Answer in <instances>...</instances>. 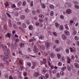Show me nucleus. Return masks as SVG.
I'll use <instances>...</instances> for the list:
<instances>
[{"instance_id": "1", "label": "nucleus", "mask_w": 79, "mask_h": 79, "mask_svg": "<svg viewBox=\"0 0 79 79\" xmlns=\"http://www.w3.org/2000/svg\"><path fill=\"white\" fill-rule=\"evenodd\" d=\"M62 38L64 40H66L67 39V37L65 34H63L62 35Z\"/></svg>"}, {"instance_id": "2", "label": "nucleus", "mask_w": 79, "mask_h": 79, "mask_svg": "<svg viewBox=\"0 0 79 79\" xmlns=\"http://www.w3.org/2000/svg\"><path fill=\"white\" fill-rule=\"evenodd\" d=\"M46 46L47 47V50H48L50 48V43L48 42H46L45 43Z\"/></svg>"}, {"instance_id": "3", "label": "nucleus", "mask_w": 79, "mask_h": 79, "mask_svg": "<svg viewBox=\"0 0 79 79\" xmlns=\"http://www.w3.org/2000/svg\"><path fill=\"white\" fill-rule=\"evenodd\" d=\"M2 18L3 21L5 22L6 21V17L5 14H3Z\"/></svg>"}, {"instance_id": "4", "label": "nucleus", "mask_w": 79, "mask_h": 79, "mask_svg": "<svg viewBox=\"0 0 79 79\" xmlns=\"http://www.w3.org/2000/svg\"><path fill=\"white\" fill-rule=\"evenodd\" d=\"M34 53H37L39 51V50L37 49V48L35 47V46H34Z\"/></svg>"}, {"instance_id": "5", "label": "nucleus", "mask_w": 79, "mask_h": 79, "mask_svg": "<svg viewBox=\"0 0 79 79\" xmlns=\"http://www.w3.org/2000/svg\"><path fill=\"white\" fill-rule=\"evenodd\" d=\"M66 13L67 14H71V13L72 11H71V10L70 9H67L66 11Z\"/></svg>"}, {"instance_id": "6", "label": "nucleus", "mask_w": 79, "mask_h": 79, "mask_svg": "<svg viewBox=\"0 0 79 79\" xmlns=\"http://www.w3.org/2000/svg\"><path fill=\"white\" fill-rule=\"evenodd\" d=\"M39 47H40V49H41L43 50H45V48L43 45H42L41 46L40 45H39Z\"/></svg>"}, {"instance_id": "7", "label": "nucleus", "mask_w": 79, "mask_h": 79, "mask_svg": "<svg viewBox=\"0 0 79 79\" xmlns=\"http://www.w3.org/2000/svg\"><path fill=\"white\" fill-rule=\"evenodd\" d=\"M33 76L34 77H37L39 76V73L38 72H35L34 73Z\"/></svg>"}, {"instance_id": "8", "label": "nucleus", "mask_w": 79, "mask_h": 79, "mask_svg": "<svg viewBox=\"0 0 79 79\" xmlns=\"http://www.w3.org/2000/svg\"><path fill=\"white\" fill-rule=\"evenodd\" d=\"M73 66L72 65H68L67 66V68L69 71H71V68H72Z\"/></svg>"}, {"instance_id": "9", "label": "nucleus", "mask_w": 79, "mask_h": 79, "mask_svg": "<svg viewBox=\"0 0 79 79\" xmlns=\"http://www.w3.org/2000/svg\"><path fill=\"white\" fill-rule=\"evenodd\" d=\"M5 35L6 36V37H9V38H10L11 35V34H10V33H7V34L6 35Z\"/></svg>"}, {"instance_id": "10", "label": "nucleus", "mask_w": 79, "mask_h": 79, "mask_svg": "<svg viewBox=\"0 0 79 79\" xmlns=\"http://www.w3.org/2000/svg\"><path fill=\"white\" fill-rule=\"evenodd\" d=\"M4 55L6 58H7V59H9L10 58V57L8 56V54H7V52H5Z\"/></svg>"}, {"instance_id": "11", "label": "nucleus", "mask_w": 79, "mask_h": 79, "mask_svg": "<svg viewBox=\"0 0 79 79\" xmlns=\"http://www.w3.org/2000/svg\"><path fill=\"white\" fill-rule=\"evenodd\" d=\"M55 56V55L53 54H51L50 55V56L49 57V59L50 60V57H51V58H53Z\"/></svg>"}, {"instance_id": "12", "label": "nucleus", "mask_w": 79, "mask_h": 79, "mask_svg": "<svg viewBox=\"0 0 79 79\" xmlns=\"http://www.w3.org/2000/svg\"><path fill=\"white\" fill-rule=\"evenodd\" d=\"M70 48L71 52H73L76 50V49H75V48Z\"/></svg>"}, {"instance_id": "13", "label": "nucleus", "mask_w": 79, "mask_h": 79, "mask_svg": "<svg viewBox=\"0 0 79 79\" xmlns=\"http://www.w3.org/2000/svg\"><path fill=\"white\" fill-rule=\"evenodd\" d=\"M46 69L45 68H43L42 70V73L43 74H45V73L46 72Z\"/></svg>"}, {"instance_id": "14", "label": "nucleus", "mask_w": 79, "mask_h": 79, "mask_svg": "<svg viewBox=\"0 0 79 79\" xmlns=\"http://www.w3.org/2000/svg\"><path fill=\"white\" fill-rule=\"evenodd\" d=\"M1 59H2L4 61L5 60V57L3 55H1Z\"/></svg>"}, {"instance_id": "15", "label": "nucleus", "mask_w": 79, "mask_h": 79, "mask_svg": "<svg viewBox=\"0 0 79 79\" xmlns=\"http://www.w3.org/2000/svg\"><path fill=\"white\" fill-rule=\"evenodd\" d=\"M57 55L58 59H60V58H61V54L58 53L57 54Z\"/></svg>"}, {"instance_id": "16", "label": "nucleus", "mask_w": 79, "mask_h": 79, "mask_svg": "<svg viewBox=\"0 0 79 79\" xmlns=\"http://www.w3.org/2000/svg\"><path fill=\"white\" fill-rule=\"evenodd\" d=\"M64 33L66 35H69V32L66 30L64 31Z\"/></svg>"}, {"instance_id": "17", "label": "nucleus", "mask_w": 79, "mask_h": 79, "mask_svg": "<svg viewBox=\"0 0 79 79\" xmlns=\"http://www.w3.org/2000/svg\"><path fill=\"white\" fill-rule=\"evenodd\" d=\"M74 66L76 68H79V65L77 63L74 64Z\"/></svg>"}, {"instance_id": "18", "label": "nucleus", "mask_w": 79, "mask_h": 79, "mask_svg": "<svg viewBox=\"0 0 79 79\" xmlns=\"http://www.w3.org/2000/svg\"><path fill=\"white\" fill-rule=\"evenodd\" d=\"M41 5L43 8H45V7H46V6L45 5V4L42 3L41 4Z\"/></svg>"}, {"instance_id": "19", "label": "nucleus", "mask_w": 79, "mask_h": 79, "mask_svg": "<svg viewBox=\"0 0 79 79\" xmlns=\"http://www.w3.org/2000/svg\"><path fill=\"white\" fill-rule=\"evenodd\" d=\"M8 25L10 27H11L12 26V24H11V20H9V23Z\"/></svg>"}, {"instance_id": "20", "label": "nucleus", "mask_w": 79, "mask_h": 79, "mask_svg": "<svg viewBox=\"0 0 79 79\" xmlns=\"http://www.w3.org/2000/svg\"><path fill=\"white\" fill-rule=\"evenodd\" d=\"M41 52L42 53V54L44 55L45 56H47V55H48V54H47V53H46L45 52H44L42 51H41Z\"/></svg>"}, {"instance_id": "21", "label": "nucleus", "mask_w": 79, "mask_h": 79, "mask_svg": "<svg viewBox=\"0 0 79 79\" xmlns=\"http://www.w3.org/2000/svg\"><path fill=\"white\" fill-rule=\"evenodd\" d=\"M4 62L5 64H6V65H8L9 64V63L7 60H5L4 61Z\"/></svg>"}, {"instance_id": "22", "label": "nucleus", "mask_w": 79, "mask_h": 79, "mask_svg": "<svg viewBox=\"0 0 79 79\" xmlns=\"http://www.w3.org/2000/svg\"><path fill=\"white\" fill-rule=\"evenodd\" d=\"M29 28L30 30L31 31V30L33 29V27L32 25H30Z\"/></svg>"}, {"instance_id": "23", "label": "nucleus", "mask_w": 79, "mask_h": 79, "mask_svg": "<svg viewBox=\"0 0 79 79\" xmlns=\"http://www.w3.org/2000/svg\"><path fill=\"white\" fill-rule=\"evenodd\" d=\"M20 18L21 19H24L25 18V16L23 15H21Z\"/></svg>"}, {"instance_id": "24", "label": "nucleus", "mask_w": 79, "mask_h": 79, "mask_svg": "<svg viewBox=\"0 0 79 79\" xmlns=\"http://www.w3.org/2000/svg\"><path fill=\"white\" fill-rule=\"evenodd\" d=\"M56 77L57 78L60 77V74L59 73H58L56 74Z\"/></svg>"}, {"instance_id": "25", "label": "nucleus", "mask_w": 79, "mask_h": 79, "mask_svg": "<svg viewBox=\"0 0 79 79\" xmlns=\"http://www.w3.org/2000/svg\"><path fill=\"white\" fill-rule=\"evenodd\" d=\"M22 4V2L21 1H19V2H18V6H20L21 5V4Z\"/></svg>"}, {"instance_id": "26", "label": "nucleus", "mask_w": 79, "mask_h": 79, "mask_svg": "<svg viewBox=\"0 0 79 79\" xmlns=\"http://www.w3.org/2000/svg\"><path fill=\"white\" fill-rule=\"evenodd\" d=\"M63 26L62 25H61L60 27V31H63Z\"/></svg>"}, {"instance_id": "27", "label": "nucleus", "mask_w": 79, "mask_h": 79, "mask_svg": "<svg viewBox=\"0 0 79 79\" xmlns=\"http://www.w3.org/2000/svg\"><path fill=\"white\" fill-rule=\"evenodd\" d=\"M64 26L65 28L66 29H67V30H69V27H68V25H67V24H65Z\"/></svg>"}, {"instance_id": "28", "label": "nucleus", "mask_w": 79, "mask_h": 79, "mask_svg": "<svg viewBox=\"0 0 79 79\" xmlns=\"http://www.w3.org/2000/svg\"><path fill=\"white\" fill-rule=\"evenodd\" d=\"M50 7L51 9H54V8H55V7L53 5H50Z\"/></svg>"}, {"instance_id": "29", "label": "nucleus", "mask_w": 79, "mask_h": 79, "mask_svg": "<svg viewBox=\"0 0 79 79\" xmlns=\"http://www.w3.org/2000/svg\"><path fill=\"white\" fill-rule=\"evenodd\" d=\"M22 26L23 28H26V25L24 23L22 24Z\"/></svg>"}, {"instance_id": "30", "label": "nucleus", "mask_w": 79, "mask_h": 79, "mask_svg": "<svg viewBox=\"0 0 79 79\" xmlns=\"http://www.w3.org/2000/svg\"><path fill=\"white\" fill-rule=\"evenodd\" d=\"M55 25L56 27H60V25H59V24H58V23H56L55 24Z\"/></svg>"}, {"instance_id": "31", "label": "nucleus", "mask_w": 79, "mask_h": 79, "mask_svg": "<svg viewBox=\"0 0 79 79\" xmlns=\"http://www.w3.org/2000/svg\"><path fill=\"white\" fill-rule=\"evenodd\" d=\"M39 22H40V23H42L44 22V20L41 19H39Z\"/></svg>"}, {"instance_id": "32", "label": "nucleus", "mask_w": 79, "mask_h": 79, "mask_svg": "<svg viewBox=\"0 0 79 79\" xmlns=\"http://www.w3.org/2000/svg\"><path fill=\"white\" fill-rule=\"evenodd\" d=\"M14 15L16 16H18L19 15V14L17 12H15L14 13Z\"/></svg>"}, {"instance_id": "33", "label": "nucleus", "mask_w": 79, "mask_h": 79, "mask_svg": "<svg viewBox=\"0 0 79 79\" xmlns=\"http://www.w3.org/2000/svg\"><path fill=\"white\" fill-rule=\"evenodd\" d=\"M60 48H56L55 49V51H56V52H60Z\"/></svg>"}, {"instance_id": "34", "label": "nucleus", "mask_w": 79, "mask_h": 79, "mask_svg": "<svg viewBox=\"0 0 79 79\" xmlns=\"http://www.w3.org/2000/svg\"><path fill=\"white\" fill-rule=\"evenodd\" d=\"M52 72L53 74H55L56 73V71L55 70H52Z\"/></svg>"}, {"instance_id": "35", "label": "nucleus", "mask_w": 79, "mask_h": 79, "mask_svg": "<svg viewBox=\"0 0 79 79\" xmlns=\"http://www.w3.org/2000/svg\"><path fill=\"white\" fill-rule=\"evenodd\" d=\"M39 16L40 17V18H44V15L42 14L40 15Z\"/></svg>"}, {"instance_id": "36", "label": "nucleus", "mask_w": 79, "mask_h": 79, "mask_svg": "<svg viewBox=\"0 0 79 79\" xmlns=\"http://www.w3.org/2000/svg\"><path fill=\"white\" fill-rule=\"evenodd\" d=\"M24 46V43H21L20 44V47H21V48L23 47Z\"/></svg>"}, {"instance_id": "37", "label": "nucleus", "mask_w": 79, "mask_h": 79, "mask_svg": "<svg viewBox=\"0 0 79 79\" xmlns=\"http://www.w3.org/2000/svg\"><path fill=\"white\" fill-rule=\"evenodd\" d=\"M66 69V67L65 66H64L63 68H61V70L62 71H64L65 70V69Z\"/></svg>"}, {"instance_id": "38", "label": "nucleus", "mask_w": 79, "mask_h": 79, "mask_svg": "<svg viewBox=\"0 0 79 79\" xmlns=\"http://www.w3.org/2000/svg\"><path fill=\"white\" fill-rule=\"evenodd\" d=\"M75 7L77 9H79V6L77 5H75Z\"/></svg>"}, {"instance_id": "39", "label": "nucleus", "mask_w": 79, "mask_h": 79, "mask_svg": "<svg viewBox=\"0 0 79 79\" xmlns=\"http://www.w3.org/2000/svg\"><path fill=\"white\" fill-rule=\"evenodd\" d=\"M68 63H70V61H71V60L69 58V57H67Z\"/></svg>"}, {"instance_id": "40", "label": "nucleus", "mask_w": 79, "mask_h": 79, "mask_svg": "<svg viewBox=\"0 0 79 79\" xmlns=\"http://www.w3.org/2000/svg\"><path fill=\"white\" fill-rule=\"evenodd\" d=\"M27 66H29V67H31V63H30V62H28L27 63Z\"/></svg>"}, {"instance_id": "41", "label": "nucleus", "mask_w": 79, "mask_h": 79, "mask_svg": "<svg viewBox=\"0 0 79 79\" xmlns=\"http://www.w3.org/2000/svg\"><path fill=\"white\" fill-rule=\"evenodd\" d=\"M62 65V63L61 62H59L58 63V66H61Z\"/></svg>"}, {"instance_id": "42", "label": "nucleus", "mask_w": 79, "mask_h": 79, "mask_svg": "<svg viewBox=\"0 0 79 79\" xmlns=\"http://www.w3.org/2000/svg\"><path fill=\"white\" fill-rule=\"evenodd\" d=\"M17 46H18V44H15L14 45V46L13 47L15 49H16V47H17Z\"/></svg>"}, {"instance_id": "43", "label": "nucleus", "mask_w": 79, "mask_h": 79, "mask_svg": "<svg viewBox=\"0 0 79 79\" xmlns=\"http://www.w3.org/2000/svg\"><path fill=\"white\" fill-rule=\"evenodd\" d=\"M34 2H33V1H32L31 2V4H30V5L31 6H33V5H34Z\"/></svg>"}, {"instance_id": "44", "label": "nucleus", "mask_w": 79, "mask_h": 79, "mask_svg": "<svg viewBox=\"0 0 79 79\" xmlns=\"http://www.w3.org/2000/svg\"><path fill=\"white\" fill-rule=\"evenodd\" d=\"M74 39L76 40H78V39H79V37L77 36H76L75 37Z\"/></svg>"}, {"instance_id": "45", "label": "nucleus", "mask_w": 79, "mask_h": 79, "mask_svg": "<svg viewBox=\"0 0 79 79\" xmlns=\"http://www.w3.org/2000/svg\"><path fill=\"white\" fill-rule=\"evenodd\" d=\"M53 14H54V13H53V11H51L50 12V15L51 16H52L53 15Z\"/></svg>"}, {"instance_id": "46", "label": "nucleus", "mask_w": 79, "mask_h": 79, "mask_svg": "<svg viewBox=\"0 0 79 79\" xmlns=\"http://www.w3.org/2000/svg\"><path fill=\"white\" fill-rule=\"evenodd\" d=\"M65 52L67 53H69V49H66L65 50Z\"/></svg>"}, {"instance_id": "47", "label": "nucleus", "mask_w": 79, "mask_h": 79, "mask_svg": "<svg viewBox=\"0 0 79 79\" xmlns=\"http://www.w3.org/2000/svg\"><path fill=\"white\" fill-rule=\"evenodd\" d=\"M56 43L58 44H60V41L58 40H56Z\"/></svg>"}, {"instance_id": "48", "label": "nucleus", "mask_w": 79, "mask_h": 79, "mask_svg": "<svg viewBox=\"0 0 79 79\" xmlns=\"http://www.w3.org/2000/svg\"><path fill=\"white\" fill-rule=\"evenodd\" d=\"M60 18L61 19H64V16H63V15H60Z\"/></svg>"}, {"instance_id": "49", "label": "nucleus", "mask_w": 79, "mask_h": 79, "mask_svg": "<svg viewBox=\"0 0 79 79\" xmlns=\"http://www.w3.org/2000/svg\"><path fill=\"white\" fill-rule=\"evenodd\" d=\"M60 74L61 76H63L64 74V73L63 71H61L60 72Z\"/></svg>"}, {"instance_id": "50", "label": "nucleus", "mask_w": 79, "mask_h": 79, "mask_svg": "<svg viewBox=\"0 0 79 79\" xmlns=\"http://www.w3.org/2000/svg\"><path fill=\"white\" fill-rule=\"evenodd\" d=\"M25 12H26V13H29V9H27L25 10Z\"/></svg>"}, {"instance_id": "51", "label": "nucleus", "mask_w": 79, "mask_h": 79, "mask_svg": "<svg viewBox=\"0 0 79 79\" xmlns=\"http://www.w3.org/2000/svg\"><path fill=\"white\" fill-rule=\"evenodd\" d=\"M39 39L42 40L43 39V37L42 36V35H40L39 36Z\"/></svg>"}, {"instance_id": "52", "label": "nucleus", "mask_w": 79, "mask_h": 79, "mask_svg": "<svg viewBox=\"0 0 79 79\" xmlns=\"http://www.w3.org/2000/svg\"><path fill=\"white\" fill-rule=\"evenodd\" d=\"M45 77L46 78H48L49 77V75L48 74H47L45 75Z\"/></svg>"}, {"instance_id": "53", "label": "nucleus", "mask_w": 79, "mask_h": 79, "mask_svg": "<svg viewBox=\"0 0 79 79\" xmlns=\"http://www.w3.org/2000/svg\"><path fill=\"white\" fill-rule=\"evenodd\" d=\"M3 31V30H2L1 26H0V32H2Z\"/></svg>"}, {"instance_id": "54", "label": "nucleus", "mask_w": 79, "mask_h": 79, "mask_svg": "<svg viewBox=\"0 0 79 79\" xmlns=\"http://www.w3.org/2000/svg\"><path fill=\"white\" fill-rule=\"evenodd\" d=\"M53 34L55 36H57V34H56V32H53Z\"/></svg>"}, {"instance_id": "55", "label": "nucleus", "mask_w": 79, "mask_h": 79, "mask_svg": "<svg viewBox=\"0 0 79 79\" xmlns=\"http://www.w3.org/2000/svg\"><path fill=\"white\" fill-rule=\"evenodd\" d=\"M22 4L23 5V6H25V5H26V2L25 1H24L23 2Z\"/></svg>"}, {"instance_id": "56", "label": "nucleus", "mask_w": 79, "mask_h": 79, "mask_svg": "<svg viewBox=\"0 0 79 79\" xmlns=\"http://www.w3.org/2000/svg\"><path fill=\"white\" fill-rule=\"evenodd\" d=\"M43 62L44 63V64L46 63V60L45 59H43Z\"/></svg>"}, {"instance_id": "57", "label": "nucleus", "mask_w": 79, "mask_h": 79, "mask_svg": "<svg viewBox=\"0 0 79 79\" xmlns=\"http://www.w3.org/2000/svg\"><path fill=\"white\" fill-rule=\"evenodd\" d=\"M68 6H71V3H67Z\"/></svg>"}, {"instance_id": "58", "label": "nucleus", "mask_w": 79, "mask_h": 79, "mask_svg": "<svg viewBox=\"0 0 79 79\" xmlns=\"http://www.w3.org/2000/svg\"><path fill=\"white\" fill-rule=\"evenodd\" d=\"M4 28L5 30H7V27L6 26V25H5Z\"/></svg>"}, {"instance_id": "59", "label": "nucleus", "mask_w": 79, "mask_h": 79, "mask_svg": "<svg viewBox=\"0 0 79 79\" xmlns=\"http://www.w3.org/2000/svg\"><path fill=\"white\" fill-rule=\"evenodd\" d=\"M5 5L6 6H6H8L9 4H8V2H6V3L5 4Z\"/></svg>"}, {"instance_id": "60", "label": "nucleus", "mask_w": 79, "mask_h": 79, "mask_svg": "<svg viewBox=\"0 0 79 79\" xmlns=\"http://www.w3.org/2000/svg\"><path fill=\"white\" fill-rule=\"evenodd\" d=\"M35 25L37 26H39V22H36Z\"/></svg>"}, {"instance_id": "61", "label": "nucleus", "mask_w": 79, "mask_h": 79, "mask_svg": "<svg viewBox=\"0 0 79 79\" xmlns=\"http://www.w3.org/2000/svg\"><path fill=\"white\" fill-rule=\"evenodd\" d=\"M12 8H16V6H15V4H13L12 5Z\"/></svg>"}, {"instance_id": "62", "label": "nucleus", "mask_w": 79, "mask_h": 79, "mask_svg": "<svg viewBox=\"0 0 79 79\" xmlns=\"http://www.w3.org/2000/svg\"><path fill=\"white\" fill-rule=\"evenodd\" d=\"M23 75L24 76H27V72H24L23 73Z\"/></svg>"}, {"instance_id": "63", "label": "nucleus", "mask_w": 79, "mask_h": 79, "mask_svg": "<svg viewBox=\"0 0 79 79\" xmlns=\"http://www.w3.org/2000/svg\"><path fill=\"white\" fill-rule=\"evenodd\" d=\"M19 54H20V55H23V53L22 52V51H19Z\"/></svg>"}, {"instance_id": "64", "label": "nucleus", "mask_w": 79, "mask_h": 79, "mask_svg": "<svg viewBox=\"0 0 79 79\" xmlns=\"http://www.w3.org/2000/svg\"><path fill=\"white\" fill-rule=\"evenodd\" d=\"M39 79H44V78L43 77L40 76L39 77Z\"/></svg>"}]
</instances>
